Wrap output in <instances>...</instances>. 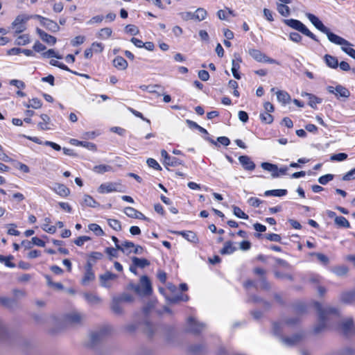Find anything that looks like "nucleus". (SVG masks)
<instances>
[{"instance_id": "4d7b16f0", "label": "nucleus", "mask_w": 355, "mask_h": 355, "mask_svg": "<svg viewBox=\"0 0 355 355\" xmlns=\"http://www.w3.org/2000/svg\"><path fill=\"white\" fill-rule=\"evenodd\" d=\"M352 46V44L349 42L348 45H342L341 49L345 53L355 59V49Z\"/></svg>"}, {"instance_id": "ea45409f", "label": "nucleus", "mask_w": 355, "mask_h": 355, "mask_svg": "<svg viewBox=\"0 0 355 355\" xmlns=\"http://www.w3.org/2000/svg\"><path fill=\"white\" fill-rule=\"evenodd\" d=\"M277 98L278 101L282 102L283 104L288 103L291 100V96L288 92L282 90L277 92Z\"/></svg>"}, {"instance_id": "4be33fe9", "label": "nucleus", "mask_w": 355, "mask_h": 355, "mask_svg": "<svg viewBox=\"0 0 355 355\" xmlns=\"http://www.w3.org/2000/svg\"><path fill=\"white\" fill-rule=\"evenodd\" d=\"M39 35L42 41L47 43L48 44L54 45L57 42V39L55 37L49 35L44 31L40 30Z\"/></svg>"}, {"instance_id": "412c9836", "label": "nucleus", "mask_w": 355, "mask_h": 355, "mask_svg": "<svg viewBox=\"0 0 355 355\" xmlns=\"http://www.w3.org/2000/svg\"><path fill=\"white\" fill-rule=\"evenodd\" d=\"M51 220L49 217H46L44 219V223L42 225V229L49 234H54L56 232L57 227L55 225H53L51 224Z\"/></svg>"}, {"instance_id": "bb28decb", "label": "nucleus", "mask_w": 355, "mask_h": 355, "mask_svg": "<svg viewBox=\"0 0 355 355\" xmlns=\"http://www.w3.org/2000/svg\"><path fill=\"white\" fill-rule=\"evenodd\" d=\"M82 316L78 313H72L66 315V320L69 324H78L82 321Z\"/></svg>"}, {"instance_id": "5fc2aeb1", "label": "nucleus", "mask_w": 355, "mask_h": 355, "mask_svg": "<svg viewBox=\"0 0 355 355\" xmlns=\"http://www.w3.org/2000/svg\"><path fill=\"white\" fill-rule=\"evenodd\" d=\"M128 110L130 112H131L134 116L141 119V120L146 122L147 123H148V124L151 123L150 121L148 119L144 117V116L143 115V114L141 112H140L130 107H128Z\"/></svg>"}, {"instance_id": "a19ab883", "label": "nucleus", "mask_w": 355, "mask_h": 355, "mask_svg": "<svg viewBox=\"0 0 355 355\" xmlns=\"http://www.w3.org/2000/svg\"><path fill=\"white\" fill-rule=\"evenodd\" d=\"M24 106L26 107L27 108L31 107L37 110L42 107V102L38 98H33L31 100H30V103H26L24 104Z\"/></svg>"}, {"instance_id": "c9c22d12", "label": "nucleus", "mask_w": 355, "mask_h": 355, "mask_svg": "<svg viewBox=\"0 0 355 355\" xmlns=\"http://www.w3.org/2000/svg\"><path fill=\"white\" fill-rule=\"evenodd\" d=\"M132 263L137 266L138 268H145L146 266H148L150 264V262L148 259L145 258H139L137 257H134L132 259Z\"/></svg>"}, {"instance_id": "4c0bfd02", "label": "nucleus", "mask_w": 355, "mask_h": 355, "mask_svg": "<svg viewBox=\"0 0 355 355\" xmlns=\"http://www.w3.org/2000/svg\"><path fill=\"white\" fill-rule=\"evenodd\" d=\"M122 302L119 297H114L112 302V310L116 314H121L122 313L121 308Z\"/></svg>"}, {"instance_id": "f257e3e1", "label": "nucleus", "mask_w": 355, "mask_h": 355, "mask_svg": "<svg viewBox=\"0 0 355 355\" xmlns=\"http://www.w3.org/2000/svg\"><path fill=\"white\" fill-rule=\"evenodd\" d=\"M314 306L318 313L319 324L314 327L313 333L318 334L326 329L327 321L332 320L334 318H340V313L336 308L327 307L324 309L318 302H314Z\"/></svg>"}, {"instance_id": "0eeeda50", "label": "nucleus", "mask_w": 355, "mask_h": 355, "mask_svg": "<svg viewBox=\"0 0 355 355\" xmlns=\"http://www.w3.org/2000/svg\"><path fill=\"white\" fill-rule=\"evenodd\" d=\"M327 89L329 93L334 94L338 98H347L350 96L349 89L340 85H337L336 87L329 86Z\"/></svg>"}, {"instance_id": "37998d69", "label": "nucleus", "mask_w": 355, "mask_h": 355, "mask_svg": "<svg viewBox=\"0 0 355 355\" xmlns=\"http://www.w3.org/2000/svg\"><path fill=\"white\" fill-rule=\"evenodd\" d=\"M259 117L261 121L265 124H271L274 121L273 116L270 112H261Z\"/></svg>"}, {"instance_id": "e433bc0d", "label": "nucleus", "mask_w": 355, "mask_h": 355, "mask_svg": "<svg viewBox=\"0 0 355 355\" xmlns=\"http://www.w3.org/2000/svg\"><path fill=\"white\" fill-rule=\"evenodd\" d=\"M135 247V243L132 241H124L121 245V248H119V250L122 251L123 253H126L127 254H129L132 253V249Z\"/></svg>"}, {"instance_id": "f8f14e48", "label": "nucleus", "mask_w": 355, "mask_h": 355, "mask_svg": "<svg viewBox=\"0 0 355 355\" xmlns=\"http://www.w3.org/2000/svg\"><path fill=\"white\" fill-rule=\"evenodd\" d=\"M239 161L246 171H253L255 168V164L248 155H241Z\"/></svg>"}, {"instance_id": "bf43d9fd", "label": "nucleus", "mask_w": 355, "mask_h": 355, "mask_svg": "<svg viewBox=\"0 0 355 355\" xmlns=\"http://www.w3.org/2000/svg\"><path fill=\"white\" fill-rule=\"evenodd\" d=\"M90 48L95 53H101L104 50V45L101 42H94L91 44Z\"/></svg>"}, {"instance_id": "7ed1b4c3", "label": "nucleus", "mask_w": 355, "mask_h": 355, "mask_svg": "<svg viewBox=\"0 0 355 355\" xmlns=\"http://www.w3.org/2000/svg\"><path fill=\"white\" fill-rule=\"evenodd\" d=\"M123 186L121 182H105L101 184L97 189V191L101 194L112 192H121Z\"/></svg>"}, {"instance_id": "6e6d98bb", "label": "nucleus", "mask_w": 355, "mask_h": 355, "mask_svg": "<svg viewBox=\"0 0 355 355\" xmlns=\"http://www.w3.org/2000/svg\"><path fill=\"white\" fill-rule=\"evenodd\" d=\"M85 297L87 302L92 304H98L101 302V299L92 293L85 294Z\"/></svg>"}, {"instance_id": "1a4fd4ad", "label": "nucleus", "mask_w": 355, "mask_h": 355, "mask_svg": "<svg viewBox=\"0 0 355 355\" xmlns=\"http://www.w3.org/2000/svg\"><path fill=\"white\" fill-rule=\"evenodd\" d=\"M124 213L128 217L132 218L140 219L145 221L149 220L144 214L132 207H125L124 209Z\"/></svg>"}, {"instance_id": "0e129e2a", "label": "nucleus", "mask_w": 355, "mask_h": 355, "mask_svg": "<svg viewBox=\"0 0 355 355\" xmlns=\"http://www.w3.org/2000/svg\"><path fill=\"white\" fill-rule=\"evenodd\" d=\"M17 44L18 45H26L30 42L29 35L27 34L19 35L16 40Z\"/></svg>"}, {"instance_id": "3c124183", "label": "nucleus", "mask_w": 355, "mask_h": 355, "mask_svg": "<svg viewBox=\"0 0 355 355\" xmlns=\"http://www.w3.org/2000/svg\"><path fill=\"white\" fill-rule=\"evenodd\" d=\"M335 223L339 226L342 227L349 228L350 227V224L346 218L344 216H336L335 218Z\"/></svg>"}, {"instance_id": "58836bf2", "label": "nucleus", "mask_w": 355, "mask_h": 355, "mask_svg": "<svg viewBox=\"0 0 355 355\" xmlns=\"http://www.w3.org/2000/svg\"><path fill=\"white\" fill-rule=\"evenodd\" d=\"M207 12L205 9L202 8H198L193 15L192 18L198 21H202L207 17Z\"/></svg>"}, {"instance_id": "5701e85b", "label": "nucleus", "mask_w": 355, "mask_h": 355, "mask_svg": "<svg viewBox=\"0 0 355 355\" xmlns=\"http://www.w3.org/2000/svg\"><path fill=\"white\" fill-rule=\"evenodd\" d=\"M188 323L191 327V331L195 334H199L204 327L202 324L198 323L195 319L191 317L189 318Z\"/></svg>"}, {"instance_id": "09e8293b", "label": "nucleus", "mask_w": 355, "mask_h": 355, "mask_svg": "<svg viewBox=\"0 0 355 355\" xmlns=\"http://www.w3.org/2000/svg\"><path fill=\"white\" fill-rule=\"evenodd\" d=\"M50 64L52 65V66H54V67H57L62 70H64V71H69L70 73H74V74H77L76 72L75 71H73L72 70H71L66 64H64V63H62V62H60L57 60H50Z\"/></svg>"}, {"instance_id": "6ab92c4d", "label": "nucleus", "mask_w": 355, "mask_h": 355, "mask_svg": "<svg viewBox=\"0 0 355 355\" xmlns=\"http://www.w3.org/2000/svg\"><path fill=\"white\" fill-rule=\"evenodd\" d=\"M40 118L42 119V121L39 122L37 123V128L40 130H48L51 129V127L49 126L51 123V119L50 117L46 114H42L40 115Z\"/></svg>"}, {"instance_id": "20e7f679", "label": "nucleus", "mask_w": 355, "mask_h": 355, "mask_svg": "<svg viewBox=\"0 0 355 355\" xmlns=\"http://www.w3.org/2000/svg\"><path fill=\"white\" fill-rule=\"evenodd\" d=\"M250 55L258 62H265L270 64H278L275 59L268 57L265 53H262L260 50L255 49H249Z\"/></svg>"}, {"instance_id": "052dcab7", "label": "nucleus", "mask_w": 355, "mask_h": 355, "mask_svg": "<svg viewBox=\"0 0 355 355\" xmlns=\"http://www.w3.org/2000/svg\"><path fill=\"white\" fill-rule=\"evenodd\" d=\"M103 257V254L100 252H92L89 254V259L92 264H94L97 260H100Z\"/></svg>"}, {"instance_id": "ddd939ff", "label": "nucleus", "mask_w": 355, "mask_h": 355, "mask_svg": "<svg viewBox=\"0 0 355 355\" xmlns=\"http://www.w3.org/2000/svg\"><path fill=\"white\" fill-rule=\"evenodd\" d=\"M308 19L313 24V26L322 33L327 31V27H326L323 23L313 14L309 13L307 15Z\"/></svg>"}, {"instance_id": "aec40b11", "label": "nucleus", "mask_w": 355, "mask_h": 355, "mask_svg": "<svg viewBox=\"0 0 355 355\" xmlns=\"http://www.w3.org/2000/svg\"><path fill=\"white\" fill-rule=\"evenodd\" d=\"M113 65L118 70H125L127 69L128 64L127 60L122 56H116L113 60Z\"/></svg>"}, {"instance_id": "72a5a7b5", "label": "nucleus", "mask_w": 355, "mask_h": 355, "mask_svg": "<svg viewBox=\"0 0 355 355\" xmlns=\"http://www.w3.org/2000/svg\"><path fill=\"white\" fill-rule=\"evenodd\" d=\"M287 193L288 191L286 189H272L266 191L264 196L282 197L286 196Z\"/></svg>"}, {"instance_id": "2f4dec72", "label": "nucleus", "mask_w": 355, "mask_h": 355, "mask_svg": "<svg viewBox=\"0 0 355 355\" xmlns=\"http://www.w3.org/2000/svg\"><path fill=\"white\" fill-rule=\"evenodd\" d=\"M236 251V248L232 245V243L228 241L225 243L223 247L220 249V253L221 254H231Z\"/></svg>"}, {"instance_id": "4468645a", "label": "nucleus", "mask_w": 355, "mask_h": 355, "mask_svg": "<svg viewBox=\"0 0 355 355\" xmlns=\"http://www.w3.org/2000/svg\"><path fill=\"white\" fill-rule=\"evenodd\" d=\"M179 235H181L184 239L193 243H198L199 239L197 234L195 232L184 230L178 232Z\"/></svg>"}, {"instance_id": "39448f33", "label": "nucleus", "mask_w": 355, "mask_h": 355, "mask_svg": "<svg viewBox=\"0 0 355 355\" xmlns=\"http://www.w3.org/2000/svg\"><path fill=\"white\" fill-rule=\"evenodd\" d=\"M138 293L144 295H150L153 293L151 281L146 275H143L140 279V286L137 288Z\"/></svg>"}, {"instance_id": "6e6552de", "label": "nucleus", "mask_w": 355, "mask_h": 355, "mask_svg": "<svg viewBox=\"0 0 355 355\" xmlns=\"http://www.w3.org/2000/svg\"><path fill=\"white\" fill-rule=\"evenodd\" d=\"M85 271L82 279V284H86L95 279V274L93 270V264L90 261H87L85 266Z\"/></svg>"}, {"instance_id": "b1692460", "label": "nucleus", "mask_w": 355, "mask_h": 355, "mask_svg": "<svg viewBox=\"0 0 355 355\" xmlns=\"http://www.w3.org/2000/svg\"><path fill=\"white\" fill-rule=\"evenodd\" d=\"M302 334H297L293 335L291 337L285 336L282 338V340L288 345H294L297 344L302 339Z\"/></svg>"}, {"instance_id": "49530a36", "label": "nucleus", "mask_w": 355, "mask_h": 355, "mask_svg": "<svg viewBox=\"0 0 355 355\" xmlns=\"http://www.w3.org/2000/svg\"><path fill=\"white\" fill-rule=\"evenodd\" d=\"M112 169L111 166L106 165V164H99L97 166H94L93 171L94 172L98 173V174H103L105 172L110 171Z\"/></svg>"}, {"instance_id": "603ef678", "label": "nucleus", "mask_w": 355, "mask_h": 355, "mask_svg": "<svg viewBox=\"0 0 355 355\" xmlns=\"http://www.w3.org/2000/svg\"><path fill=\"white\" fill-rule=\"evenodd\" d=\"M232 209L233 213L236 217L246 220L249 218L248 215L245 214L239 207L233 206Z\"/></svg>"}, {"instance_id": "473e14b6", "label": "nucleus", "mask_w": 355, "mask_h": 355, "mask_svg": "<svg viewBox=\"0 0 355 355\" xmlns=\"http://www.w3.org/2000/svg\"><path fill=\"white\" fill-rule=\"evenodd\" d=\"M39 17L42 19L41 22L42 23V24L45 26H46L47 28H49V29H51V30H58L59 29L60 27L58 25V24L55 21H53V20L49 19L48 18H45L44 17H41V16H39Z\"/></svg>"}, {"instance_id": "9b49d317", "label": "nucleus", "mask_w": 355, "mask_h": 355, "mask_svg": "<svg viewBox=\"0 0 355 355\" xmlns=\"http://www.w3.org/2000/svg\"><path fill=\"white\" fill-rule=\"evenodd\" d=\"M324 34H326L329 40L334 44L341 46L349 44V42L331 32L329 28H327V31L324 32Z\"/></svg>"}, {"instance_id": "f704fd0d", "label": "nucleus", "mask_w": 355, "mask_h": 355, "mask_svg": "<svg viewBox=\"0 0 355 355\" xmlns=\"http://www.w3.org/2000/svg\"><path fill=\"white\" fill-rule=\"evenodd\" d=\"M14 257L12 255L4 256L0 254V262L3 263L6 266L13 268L15 264L12 262Z\"/></svg>"}, {"instance_id": "393cba45", "label": "nucleus", "mask_w": 355, "mask_h": 355, "mask_svg": "<svg viewBox=\"0 0 355 355\" xmlns=\"http://www.w3.org/2000/svg\"><path fill=\"white\" fill-rule=\"evenodd\" d=\"M241 58H239L236 60H232V72L233 76L237 80L241 79V75L239 72V70L240 69V63L241 62Z\"/></svg>"}, {"instance_id": "13d9d810", "label": "nucleus", "mask_w": 355, "mask_h": 355, "mask_svg": "<svg viewBox=\"0 0 355 355\" xmlns=\"http://www.w3.org/2000/svg\"><path fill=\"white\" fill-rule=\"evenodd\" d=\"M352 46V44L349 42L348 45H342L341 49L345 53L355 59V49Z\"/></svg>"}, {"instance_id": "9d476101", "label": "nucleus", "mask_w": 355, "mask_h": 355, "mask_svg": "<svg viewBox=\"0 0 355 355\" xmlns=\"http://www.w3.org/2000/svg\"><path fill=\"white\" fill-rule=\"evenodd\" d=\"M342 334L347 336L354 332V321L352 318H348L340 324Z\"/></svg>"}, {"instance_id": "cd10ccee", "label": "nucleus", "mask_w": 355, "mask_h": 355, "mask_svg": "<svg viewBox=\"0 0 355 355\" xmlns=\"http://www.w3.org/2000/svg\"><path fill=\"white\" fill-rule=\"evenodd\" d=\"M253 273L265 282V287L266 288H269V284L266 282V270L264 268L256 267L253 269Z\"/></svg>"}, {"instance_id": "2eb2a0df", "label": "nucleus", "mask_w": 355, "mask_h": 355, "mask_svg": "<svg viewBox=\"0 0 355 355\" xmlns=\"http://www.w3.org/2000/svg\"><path fill=\"white\" fill-rule=\"evenodd\" d=\"M261 166L263 170L271 172V175L273 178L279 176L277 165L269 162H263L261 163Z\"/></svg>"}, {"instance_id": "864d4df0", "label": "nucleus", "mask_w": 355, "mask_h": 355, "mask_svg": "<svg viewBox=\"0 0 355 355\" xmlns=\"http://www.w3.org/2000/svg\"><path fill=\"white\" fill-rule=\"evenodd\" d=\"M277 11L284 17H288L291 13L289 7L282 3L277 5Z\"/></svg>"}, {"instance_id": "a878e982", "label": "nucleus", "mask_w": 355, "mask_h": 355, "mask_svg": "<svg viewBox=\"0 0 355 355\" xmlns=\"http://www.w3.org/2000/svg\"><path fill=\"white\" fill-rule=\"evenodd\" d=\"M341 301L346 304L355 302V291L343 292L341 294Z\"/></svg>"}, {"instance_id": "423d86ee", "label": "nucleus", "mask_w": 355, "mask_h": 355, "mask_svg": "<svg viewBox=\"0 0 355 355\" xmlns=\"http://www.w3.org/2000/svg\"><path fill=\"white\" fill-rule=\"evenodd\" d=\"M161 156L163 158V164L166 166H178L183 164L182 160L175 157H171L164 149L161 150Z\"/></svg>"}, {"instance_id": "8fccbe9b", "label": "nucleus", "mask_w": 355, "mask_h": 355, "mask_svg": "<svg viewBox=\"0 0 355 355\" xmlns=\"http://www.w3.org/2000/svg\"><path fill=\"white\" fill-rule=\"evenodd\" d=\"M44 277L46 280V282H47V284L51 286V287H53L58 290H62L64 288V286L63 285L60 283V282H58V283H55L52 281V278L49 275H44Z\"/></svg>"}, {"instance_id": "f03ea898", "label": "nucleus", "mask_w": 355, "mask_h": 355, "mask_svg": "<svg viewBox=\"0 0 355 355\" xmlns=\"http://www.w3.org/2000/svg\"><path fill=\"white\" fill-rule=\"evenodd\" d=\"M285 24L291 27L292 28L300 31L304 35L309 37L311 40L318 42L317 37L309 30V28L300 20L295 19H286L284 21Z\"/></svg>"}, {"instance_id": "c85d7f7f", "label": "nucleus", "mask_w": 355, "mask_h": 355, "mask_svg": "<svg viewBox=\"0 0 355 355\" xmlns=\"http://www.w3.org/2000/svg\"><path fill=\"white\" fill-rule=\"evenodd\" d=\"M324 60L326 64L331 69H336L338 67V60L334 56L326 54L324 56Z\"/></svg>"}, {"instance_id": "69168bd1", "label": "nucleus", "mask_w": 355, "mask_h": 355, "mask_svg": "<svg viewBox=\"0 0 355 355\" xmlns=\"http://www.w3.org/2000/svg\"><path fill=\"white\" fill-rule=\"evenodd\" d=\"M118 250H119L116 248L107 247L105 248V252L108 255L110 260H112V258L118 257Z\"/></svg>"}, {"instance_id": "dca6fc26", "label": "nucleus", "mask_w": 355, "mask_h": 355, "mask_svg": "<svg viewBox=\"0 0 355 355\" xmlns=\"http://www.w3.org/2000/svg\"><path fill=\"white\" fill-rule=\"evenodd\" d=\"M53 190L62 198H66L70 194V189L63 184L56 183Z\"/></svg>"}, {"instance_id": "a18cd8bd", "label": "nucleus", "mask_w": 355, "mask_h": 355, "mask_svg": "<svg viewBox=\"0 0 355 355\" xmlns=\"http://www.w3.org/2000/svg\"><path fill=\"white\" fill-rule=\"evenodd\" d=\"M117 278V275L114 273H112L110 271H107L103 275H101L100 279L101 281V283L103 286H106L105 283L106 282L109 280H114Z\"/></svg>"}, {"instance_id": "f3484780", "label": "nucleus", "mask_w": 355, "mask_h": 355, "mask_svg": "<svg viewBox=\"0 0 355 355\" xmlns=\"http://www.w3.org/2000/svg\"><path fill=\"white\" fill-rule=\"evenodd\" d=\"M24 20L21 16H17L12 26L16 33H21L25 30Z\"/></svg>"}, {"instance_id": "a211bd4d", "label": "nucleus", "mask_w": 355, "mask_h": 355, "mask_svg": "<svg viewBox=\"0 0 355 355\" xmlns=\"http://www.w3.org/2000/svg\"><path fill=\"white\" fill-rule=\"evenodd\" d=\"M111 331V328L110 326H105L103 329H101L99 332H94L92 334L91 336V343L92 345H95L96 343L100 339V338L109 333Z\"/></svg>"}, {"instance_id": "7c9ffc66", "label": "nucleus", "mask_w": 355, "mask_h": 355, "mask_svg": "<svg viewBox=\"0 0 355 355\" xmlns=\"http://www.w3.org/2000/svg\"><path fill=\"white\" fill-rule=\"evenodd\" d=\"M349 271L346 266H336L331 268V272L338 277L345 276Z\"/></svg>"}, {"instance_id": "de8ad7c7", "label": "nucleus", "mask_w": 355, "mask_h": 355, "mask_svg": "<svg viewBox=\"0 0 355 355\" xmlns=\"http://www.w3.org/2000/svg\"><path fill=\"white\" fill-rule=\"evenodd\" d=\"M88 228L98 236H102L105 234V232H103L101 226L96 223L89 224L88 225Z\"/></svg>"}, {"instance_id": "c03bdc74", "label": "nucleus", "mask_w": 355, "mask_h": 355, "mask_svg": "<svg viewBox=\"0 0 355 355\" xmlns=\"http://www.w3.org/2000/svg\"><path fill=\"white\" fill-rule=\"evenodd\" d=\"M107 224L112 229L116 232H119L122 230L121 223L117 219L108 218Z\"/></svg>"}, {"instance_id": "338daca9", "label": "nucleus", "mask_w": 355, "mask_h": 355, "mask_svg": "<svg viewBox=\"0 0 355 355\" xmlns=\"http://www.w3.org/2000/svg\"><path fill=\"white\" fill-rule=\"evenodd\" d=\"M42 56L44 58H56L58 59H62V55H60L59 54H57L55 53V51L53 49H49L46 51L42 53Z\"/></svg>"}, {"instance_id": "c756f323", "label": "nucleus", "mask_w": 355, "mask_h": 355, "mask_svg": "<svg viewBox=\"0 0 355 355\" xmlns=\"http://www.w3.org/2000/svg\"><path fill=\"white\" fill-rule=\"evenodd\" d=\"M112 30L111 28L105 27L101 28L97 33V37L101 40H107L112 35Z\"/></svg>"}, {"instance_id": "79ce46f5", "label": "nucleus", "mask_w": 355, "mask_h": 355, "mask_svg": "<svg viewBox=\"0 0 355 355\" xmlns=\"http://www.w3.org/2000/svg\"><path fill=\"white\" fill-rule=\"evenodd\" d=\"M83 200L85 204L89 207L95 208L99 206V203L89 195H85Z\"/></svg>"}, {"instance_id": "e2e57ef3", "label": "nucleus", "mask_w": 355, "mask_h": 355, "mask_svg": "<svg viewBox=\"0 0 355 355\" xmlns=\"http://www.w3.org/2000/svg\"><path fill=\"white\" fill-rule=\"evenodd\" d=\"M125 31L132 35H137L139 33L138 27L134 24H128L125 26Z\"/></svg>"}, {"instance_id": "774afa93", "label": "nucleus", "mask_w": 355, "mask_h": 355, "mask_svg": "<svg viewBox=\"0 0 355 355\" xmlns=\"http://www.w3.org/2000/svg\"><path fill=\"white\" fill-rule=\"evenodd\" d=\"M334 179V175L332 174H326L324 175L320 176L318 178V182L320 184L322 185L327 184L329 182L332 180Z\"/></svg>"}, {"instance_id": "680f3d73", "label": "nucleus", "mask_w": 355, "mask_h": 355, "mask_svg": "<svg viewBox=\"0 0 355 355\" xmlns=\"http://www.w3.org/2000/svg\"><path fill=\"white\" fill-rule=\"evenodd\" d=\"M146 163L148 166L156 171H162V167L156 159L153 158H148Z\"/></svg>"}]
</instances>
